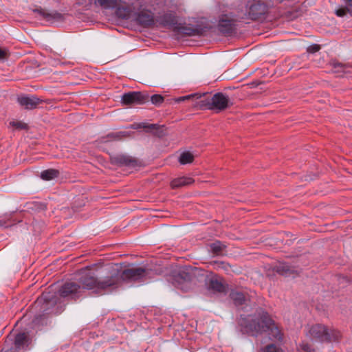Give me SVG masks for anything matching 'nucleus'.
I'll return each instance as SVG.
<instances>
[{
  "instance_id": "c756f323",
  "label": "nucleus",
  "mask_w": 352,
  "mask_h": 352,
  "mask_svg": "<svg viewBox=\"0 0 352 352\" xmlns=\"http://www.w3.org/2000/svg\"><path fill=\"white\" fill-rule=\"evenodd\" d=\"M144 128L147 129L148 130H156V131H157L156 133L159 136L163 135V128L164 126H160L156 124H149L144 126Z\"/></svg>"
},
{
  "instance_id": "20e7f679",
  "label": "nucleus",
  "mask_w": 352,
  "mask_h": 352,
  "mask_svg": "<svg viewBox=\"0 0 352 352\" xmlns=\"http://www.w3.org/2000/svg\"><path fill=\"white\" fill-rule=\"evenodd\" d=\"M79 276L77 283L80 285L81 291L82 289H96L98 292L112 291L113 286L117 284L118 280L115 274L111 276L109 271L107 276L102 280H98L94 274L87 268L82 269L79 272Z\"/></svg>"
},
{
  "instance_id": "f03ea898",
  "label": "nucleus",
  "mask_w": 352,
  "mask_h": 352,
  "mask_svg": "<svg viewBox=\"0 0 352 352\" xmlns=\"http://www.w3.org/2000/svg\"><path fill=\"white\" fill-rule=\"evenodd\" d=\"M237 323L243 333L257 336L267 331L270 340L280 341L283 339V333L277 324L269 314L262 309H259L253 314L241 315Z\"/></svg>"
},
{
  "instance_id": "0eeeda50",
  "label": "nucleus",
  "mask_w": 352,
  "mask_h": 352,
  "mask_svg": "<svg viewBox=\"0 0 352 352\" xmlns=\"http://www.w3.org/2000/svg\"><path fill=\"white\" fill-rule=\"evenodd\" d=\"M307 336L316 341L328 343L339 342L342 338V333L339 330L322 324L311 326Z\"/></svg>"
},
{
  "instance_id": "7ed1b4c3",
  "label": "nucleus",
  "mask_w": 352,
  "mask_h": 352,
  "mask_svg": "<svg viewBox=\"0 0 352 352\" xmlns=\"http://www.w3.org/2000/svg\"><path fill=\"white\" fill-rule=\"evenodd\" d=\"M191 98L199 100L193 104L194 107H199L201 109L211 110L215 113L221 112L233 104L228 96L221 92H217L211 97H208L206 94H204L203 96L198 94H190L178 98L176 99V102H180Z\"/></svg>"
},
{
  "instance_id": "6ab92c4d",
  "label": "nucleus",
  "mask_w": 352,
  "mask_h": 352,
  "mask_svg": "<svg viewBox=\"0 0 352 352\" xmlns=\"http://www.w3.org/2000/svg\"><path fill=\"white\" fill-rule=\"evenodd\" d=\"M30 342L31 340L26 333H19L15 337L14 345L17 349L28 348Z\"/></svg>"
},
{
  "instance_id": "bb28decb",
  "label": "nucleus",
  "mask_w": 352,
  "mask_h": 352,
  "mask_svg": "<svg viewBox=\"0 0 352 352\" xmlns=\"http://www.w3.org/2000/svg\"><path fill=\"white\" fill-rule=\"evenodd\" d=\"M10 125L16 130H25L29 129V126L27 123L20 120H13L10 122Z\"/></svg>"
},
{
  "instance_id": "4468645a",
  "label": "nucleus",
  "mask_w": 352,
  "mask_h": 352,
  "mask_svg": "<svg viewBox=\"0 0 352 352\" xmlns=\"http://www.w3.org/2000/svg\"><path fill=\"white\" fill-rule=\"evenodd\" d=\"M34 12L38 13L43 19L50 23L60 22L65 19V14L57 11H48L41 8H37L33 10Z\"/></svg>"
},
{
  "instance_id": "412c9836",
  "label": "nucleus",
  "mask_w": 352,
  "mask_h": 352,
  "mask_svg": "<svg viewBox=\"0 0 352 352\" xmlns=\"http://www.w3.org/2000/svg\"><path fill=\"white\" fill-rule=\"evenodd\" d=\"M116 160V162L122 166H134L137 164L136 160L124 155H118Z\"/></svg>"
},
{
  "instance_id": "f8f14e48",
  "label": "nucleus",
  "mask_w": 352,
  "mask_h": 352,
  "mask_svg": "<svg viewBox=\"0 0 352 352\" xmlns=\"http://www.w3.org/2000/svg\"><path fill=\"white\" fill-rule=\"evenodd\" d=\"M17 102L19 104L27 110H32L38 107V105L45 102L46 104H50L51 100H42L38 98L35 95L28 96L23 95L17 98Z\"/></svg>"
},
{
  "instance_id": "2f4dec72",
  "label": "nucleus",
  "mask_w": 352,
  "mask_h": 352,
  "mask_svg": "<svg viewBox=\"0 0 352 352\" xmlns=\"http://www.w3.org/2000/svg\"><path fill=\"white\" fill-rule=\"evenodd\" d=\"M298 352H314V349L307 343L302 342L298 347Z\"/></svg>"
},
{
  "instance_id": "6e6552de",
  "label": "nucleus",
  "mask_w": 352,
  "mask_h": 352,
  "mask_svg": "<svg viewBox=\"0 0 352 352\" xmlns=\"http://www.w3.org/2000/svg\"><path fill=\"white\" fill-rule=\"evenodd\" d=\"M237 9L228 14H222L219 16L218 30L224 35H230L236 30V22L243 21L236 17Z\"/></svg>"
},
{
  "instance_id": "39448f33",
  "label": "nucleus",
  "mask_w": 352,
  "mask_h": 352,
  "mask_svg": "<svg viewBox=\"0 0 352 352\" xmlns=\"http://www.w3.org/2000/svg\"><path fill=\"white\" fill-rule=\"evenodd\" d=\"M245 6L241 5L237 8L236 17L243 21L264 20L269 13L272 12V8L266 1H248Z\"/></svg>"
},
{
  "instance_id": "393cba45",
  "label": "nucleus",
  "mask_w": 352,
  "mask_h": 352,
  "mask_svg": "<svg viewBox=\"0 0 352 352\" xmlns=\"http://www.w3.org/2000/svg\"><path fill=\"white\" fill-rule=\"evenodd\" d=\"M211 252L215 255H219L226 248V245L219 241H217L210 245Z\"/></svg>"
},
{
  "instance_id": "cd10ccee",
  "label": "nucleus",
  "mask_w": 352,
  "mask_h": 352,
  "mask_svg": "<svg viewBox=\"0 0 352 352\" xmlns=\"http://www.w3.org/2000/svg\"><path fill=\"white\" fill-rule=\"evenodd\" d=\"M210 287L214 291L221 292L224 291V286L221 282L218 280H211L210 282Z\"/></svg>"
},
{
  "instance_id": "ddd939ff",
  "label": "nucleus",
  "mask_w": 352,
  "mask_h": 352,
  "mask_svg": "<svg viewBox=\"0 0 352 352\" xmlns=\"http://www.w3.org/2000/svg\"><path fill=\"white\" fill-rule=\"evenodd\" d=\"M207 28V26L204 25L203 24L197 25L194 27H190L179 23L178 25L175 28L174 32L190 36H199L202 35L206 32Z\"/></svg>"
},
{
  "instance_id": "a878e982",
  "label": "nucleus",
  "mask_w": 352,
  "mask_h": 352,
  "mask_svg": "<svg viewBox=\"0 0 352 352\" xmlns=\"http://www.w3.org/2000/svg\"><path fill=\"white\" fill-rule=\"evenodd\" d=\"M194 160V155L189 151L182 153L179 158V162L181 164H190Z\"/></svg>"
},
{
  "instance_id": "1a4fd4ad",
  "label": "nucleus",
  "mask_w": 352,
  "mask_h": 352,
  "mask_svg": "<svg viewBox=\"0 0 352 352\" xmlns=\"http://www.w3.org/2000/svg\"><path fill=\"white\" fill-rule=\"evenodd\" d=\"M58 298L54 292H44L37 298L35 304L41 307V309L47 314L51 313V309L57 304Z\"/></svg>"
},
{
  "instance_id": "7c9ffc66",
  "label": "nucleus",
  "mask_w": 352,
  "mask_h": 352,
  "mask_svg": "<svg viewBox=\"0 0 352 352\" xmlns=\"http://www.w3.org/2000/svg\"><path fill=\"white\" fill-rule=\"evenodd\" d=\"M164 97L160 94H154L151 97V102L157 106L160 105L164 102Z\"/></svg>"
},
{
  "instance_id": "c9c22d12",
  "label": "nucleus",
  "mask_w": 352,
  "mask_h": 352,
  "mask_svg": "<svg viewBox=\"0 0 352 352\" xmlns=\"http://www.w3.org/2000/svg\"><path fill=\"white\" fill-rule=\"evenodd\" d=\"M214 265L217 269L225 268L226 266V264L224 262H214Z\"/></svg>"
},
{
  "instance_id": "aec40b11",
  "label": "nucleus",
  "mask_w": 352,
  "mask_h": 352,
  "mask_svg": "<svg viewBox=\"0 0 352 352\" xmlns=\"http://www.w3.org/2000/svg\"><path fill=\"white\" fill-rule=\"evenodd\" d=\"M274 270L285 276H289L291 275H294L296 272L295 270H294L292 267H291L289 265L285 263H279L277 264L274 267Z\"/></svg>"
},
{
  "instance_id": "f3484780",
  "label": "nucleus",
  "mask_w": 352,
  "mask_h": 352,
  "mask_svg": "<svg viewBox=\"0 0 352 352\" xmlns=\"http://www.w3.org/2000/svg\"><path fill=\"white\" fill-rule=\"evenodd\" d=\"M195 182L193 178L190 177L183 176L173 179L170 184L171 188L175 189L179 188L190 186Z\"/></svg>"
},
{
  "instance_id": "473e14b6",
  "label": "nucleus",
  "mask_w": 352,
  "mask_h": 352,
  "mask_svg": "<svg viewBox=\"0 0 352 352\" xmlns=\"http://www.w3.org/2000/svg\"><path fill=\"white\" fill-rule=\"evenodd\" d=\"M320 45L318 44H312L307 49V52L309 54H314L320 50Z\"/></svg>"
},
{
  "instance_id": "f257e3e1",
  "label": "nucleus",
  "mask_w": 352,
  "mask_h": 352,
  "mask_svg": "<svg viewBox=\"0 0 352 352\" xmlns=\"http://www.w3.org/2000/svg\"><path fill=\"white\" fill-rule=\"evenodd\" d=\"M152 1H133L131 4L126 1H89L85 3V10L94 5L104 10H111L120 19L133 20L143 28H151L156 21L154 16L155 8Z\"/></svg>"
},
{
  "instance_id": "423d86ee",
  "label": "nucleus",
  "mask_w": 352,
  "mask_h": 352,
  "mask_svg": "<svg viewBox=\"0 0 352 352\" xmlns=\"http://www.w3.org/2000/svg\"><path fill=\"white\" fill-rule=\"evenodd\" d=\"M111 276L115 274L118 276V283L113 286V290L118 288L123 280L133 282H144L151 278L153 273L151 270L144 267H134L120 270L118 269L112 268L110 270Z\"/></svg>"
},
{
  "instance_id": "dca6fc26",
  "label": "nucleus",
  "mask_w": 352,
  "mask_h": 352,
  "mask_svg": "<svg viewBox=\"0 0 352 352\" xmlns=\"http://www.w3.org/2000/svg\"><path fill=\"white\" fill-rule=\"evenodd\" d=\"M302 13L299 5L294 4L283 10H279L278 16L285 17L288 20H293L300 16Z\"/></svg>"
},
{
  "instance_id": "5701e85b",
  "label": "nucleus",
  "mask_w": 352,
  "mask_h": 352,
  "mask_svg": "<svg viewBox=\"0 0 352 352\" xmlns=\"http://www.w3.org/2000/svg\"><path fill=\"white\" fill-rule=\"evenodd\" d=\"M346 4L345 6H342L336 10V14L338 16L343 17L347 14L352 16V1H346Z\"/></svg>"
},
{
  "instance_id": "e433bc0d",
  "label": "nucleus",
  "mask_w": 352,
  "mask_h": 352,
  "mask_svg": "<svg viewBox=\"0 0 352 352\" xmlns=\"http://www.w3.org/2000/svg\"><path fill=\"white\" fill-rule=\"evenodd\" d=\"M335 67H343V65L341 64V63H337V64H335L334 65Z\"/></svg>"
},
{
  "instance_id": "9b49d317",
  "label": "nucleus",
  "mask_w": 352,
  "mask_h": 352,
  "mask_svg": "<svg viewBox=\"0 0 352 352\" xmlns=\"http://www.w3.org/2000/svg\"><path fill=\"white\" fill-rule=\"evenodd\" d=\"M58 292L60 297L76 299L81 293V287L77 282L68 281L60 287Z\"/></svg>"
},
{
  "instance_id": "f704fd0d",
  "label": "nucleus",
  "mask_w": 352,
  "mask_h": 352,
  "mask_svg": "<svg viewBox=\"0 0 352 352\" xmlns=\"http://www.w3.org/2000/svg\"><path fill=\"white\" fill-rule=\"evenodd\" d=\"M9 56V52L5 48H0V60H3Z\"/></svg>"
},
{
  "instance_id": "4be33fe9",
  "label": "nucleus",
  "mask_w": 352,
  "mask_h": 352,
  "mask_svg": "<svg viewBox=\"0 0 352 352\" xmlns=\"http://www.w3.org/2000/svg\"><path fill=\"white\" fill-rule=\"evenodd\" d=\"M230 296L236 306L242 305L246 301L245 294L240 292L232 291Z\"/></svg>"
},
{
  "instance_id": "c85d7f7f",
  "label": "nucleus",
  "mask_w": 352,
  "mask_h": 352,
  "mask_svg": "<svg viewBox=\"0 0 352 352\" xmlns=\"http://www.w3.org/2000/svg\"><path fill=\"white\" fill-rule=\"evenodd\" d=\"M260 352H283V351L276 344H267L266 346L262 348Z\"/></svg>"
},
{
  "instance_id": "72a5a7b5",
  "label": "nucleus",
  "mask_w": 352,
  "mask_h": 352,
  "mask_svg": "<svg viewBox=\"0 0 352 352\" xmlns=\"http://www.w3.org/2000/svg\"><path fill=\"white\" fill-rule=\"evenodd\" d=\"M84 3H87V1H76L73 7L74 9L76 10V12L77 14H81L82 13V11L80 9V6H84Z\"/></svg>"
},
{
  "instance_id": "9d476101",
  "label": "nucleus",
  "mask_w": 352,
  "mask_h": 352,
  "mask_svg": "<svg viewBox=\"0 0 352 352\" xmlns=\"http://www.w3.org/2000/svg\"><path fill=\"white\" fill-rule=\"evenodd\" d=\"M149 97L146 93L141 91H130L122 96L121 102L124 105L143 104L148 102Z\"/></svg>"
},
{
  "instance_id": "2eb2a0df",
  "label": "nucleus",
  "mask_w": 352,
  "mask_h": 352,
  "mask_svg": "<svg viewBox=\"0 0 352 352\" xmlns=\"http://www.w3.org/2000/svg\"><path fill=\"white\" fill-rule=\"evenodd\" d=\"M157 21L163 26L167 28H172L175 31V28L178 25V19L175 12L170 11L160 16Z\"/></svg>"
},
{
  "instance_id": "a211bd4d",
  "label": "nucleus",
  "mask_w": 352,
  "mask_h": 352,
  "mask_svg": "<svg viewBox=\"0 0 352 352\" xmlns=\"http://www.w3.org/2000/svg\"><path fill=\"white\" fill-rule=\"evenodd\" d=\"M129 136L126 131L111 132L107 135L101 138V142L107 143L109 142L120 141Z\"/></svg>"
},
{
  "instance_id": "b1692460",
  "label": "nucleus",
  "mask_w": 352,
  "mask_h": 352,
  "mask_svg": "<svg viewBox=\"0 0 352 352\" xmlns=\"http://www.w3.org/2000/svg\"><path fill=\"white\" fill-rule=\"evenodd\" d=\"M59 171L56 169L50 168L45 170L41 173V178L43 180L49 181L58 177Z\"/></svg>"
}]
</instances>
